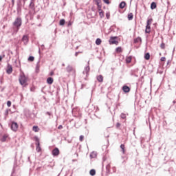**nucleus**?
<instances>
[{
    "label": "nucleus",
    "instance_id": "obj_46",
    "mask_svg": "<svg viewBox=\"0 0 176 176\" xmlns=\"http://www.w3.org/2000/svg\"><path fill=\"white\" fill-rule=\"evenodd\" d=\"M65 65L63 64V66L64 67Z\"/></svg>",
    "mask_w": 176,
    "mask_h": 176
},
{
    "label": "nucleus",
    "instance_id": "obj_11",
    "mask_svg": "<svg viewBox=\"0 0 176 176\" xmlns=\"http://www.w3.org/2000/svg\"><path fill=\"white\" fill-rule=\"evenodd\" d=\"M122 90L124 93H129L130 92V87L127 85H124L122 87Z\"/></svg>",
    "mask_w": 176,
    "mask_h": 176
},
{
    "label": "nucleus",
    "instance_id": "obj_7",
    "mask_svg": "<svg viewBox=\"0 0 176 176\" xmlns=\"http://www.w3.org/2000/svg\"><path fill=\"white\" fill-rule=\"evenodd\" d=\"M36 151L37 152H41L42 148H41V144L39 143V139L36 138Z\"/></svg>",
    "mask_w": 176,
    "mask_h": 176
},
{
    "label": "nucleus",
    "instance_id": "obj_21",
    "mask_svg": "<svg viewBox=\"0 0 176 176\" xmlns=\"http://www.w3.org/2000/svg\"><path fill=\"white\" fill-rule=\"evenodd\" d=\"M131 60H132L131 56H128V57H126V63L127 64H130V63H131Z\"/></svg>",
    "mask_w": 176,
    "mask_h": 176
},
{
    "label": "nucleus",
    "instance_id": "obj_9",
    "mask_svg": "<svg viewBox=\"0 0 176 176\" xmlns=\"http://www.w3.org/2000/svg\"><path fill=\"white\" fill-rule=\"evenodd\" d=\"M89 72H90V66H87L85 68V70L83 71V74H84V75H86V76H88Z\"/></svg>",
    "mask_w": 176,
    "mask_h": 176
},
{
    "label": "nucleus",
    "instance_id": "obj_2",
    "mask_svg": "<svg viewBox=\"0 0 176 176\" xmlns=\"http://www.w3.org/2000/svg\"><path fill=\"white\" fill-rule=\"evenodd\" d=\"M152 23H153V19L150 18L147 20L145 33L146 34H151V25H152Z\"/></svg>",
    "mask_w": 176,
    "mask_h": 176
},
{
    "label": "nucleus",
    "instance_id": "obj_4",
    "mask_svg": "<svg viewBox=\"0 0 176 176\" xmlns=\"http://www.w3.org/2000/svg\"><path fill=\"white\" fill-rule=\"evenodd\" d=\"M109 45H119V41H118V36H111L109 40Z\"/></svg>",
    "mask_w": 176,
    "mask_h": 176
},
{
    "label": "nucleus",
    "instance_id": "obj_5",
    "mask_svg": "<svg viewBox=\"0 0 176 176\" xmlns=\"http://www.w3.org/2000/svg\"><path fill=\"white\" fill-rule=\"evenodd\" d=\"M66 71L69 74H73V75H75V74H76V70L72 66H67L66 67Z\"/></svg>",
    "mask_w": 176,
    "mask_h": 176
},
{
    "label": "nucleus",
    "instance_id": "obj_28",
    "mask_svg": "<svg viewBox=\"0 0 176 176\" xmlns=\"http://www.w3.org/2000/svg\"><path fill=\"white\" fill-rule=\"evenodd\" d=\"M59 24L60 25H64L65 24V19H60L59 21Z\"/></svg>",
    "mask_w": 176,
    "mask_h": 176
},
{
    "label": "nucleus",
    "instance_id": "obj_30",
    "mask_svg": "<svg viewBox=\"0 0 176 176\" xmlns=\"http://www.w3.org/2000/svg\"><path fill=\"white\" fill-rule=\"evenodd\" d=\"M28 60V61L32 62L34 60H35V58L34 56H30Z\"/></svg>",
    "mask_w": 176,
    "mask_h": 176
},
{
    "label": "nucleus",
    "instance_id": "obj_36",
    "mask_svg": "<svg viewBox=\"0 0 176 176\" xmlns=\"http://www.w3.org/2000/svg\"><path fill=\"white\" fill-rule=\"evenodd\" d=\"M120 126H121L120 123L117 122V124H116L117 129H119V127H120Z\"/></svg>",
    "mask_w": 176,
    "mask_h": 176
},
{
    "label": "nucleus",
    "instance_id": "obj_27",
    "mask_svg": "<svg viewBox=\"0 0 176 176\" xmlns=\"http://www.w3.org/2000/svg\"><path fill=\"white\" fill-rule=\"evenodd\" d=\"M133 17H134V15L133 14V13L131 12L128 14V19L129 20H131L133 19Z\"/></svg>",
    "mask_w": 176,
    "mask_h": 176
},
{
    "label": "nucleus",
    "instance_id": "obj_20",
    "mask_svg": "<svg viewBox=\"0 0 176 176\" xmlns=\"http://www.w3.org/2000/svg\"><path fill=\"white\" fill-rule=\"evenodd\" d=\"M156 8H157L156 3L155 2L151 3V9L153 10V9H156Z\"/></svg>",
    "mask_w": 176,
    "mask_h": 176
},
{
    "label": "nucleus",
    "instance_id": "obj_24",
    "mask_svg": "<svg viewBox=\"0 0 176 176\" xmlns=\"http://www.w3.org/2000/svg\"><path fill=\"white\" fill-rule=\"evenodd\" d=\"M145 60H149L151 58V54L149 53H146L144 55Z\"/></svg>",
    "mask_w": 176,
    "mask_h": 176
},
{
    "label": "nucleus",
    "instance_id": "obj_12",
    "mask_svg": "<svg viewBox=\"0 0 176 176\" xmlns=\"http://www.w3.org/2000/svg\"><path fill=\"white\" fill-rule=\"evenodd\" d=\"M102 7L100 8H98V10L99 12V16L101 19H102V17H104V11H102V10L101 9Z\"/></svg>",
    "mask_w": 176,
    "mask_h": 176
},
{
    "label": "nucleus",
    "instance_id": "obj_31",
    "mask_svg": "<svg viewBox=\"0 0 176 176\" xmlns=\"http://www.w3.org/2000/svg\"><path fill=\"white\" fill-rule=\"evenodd\" d=\"M120 117H121L122 119H126V116L124 113H121Z\"/></svg>",
    "mask_w": 176,
    "mask_h": 176
},
{
    "label": "nucleus",
    "instance_id": "obj_45",
    "mask_svg": "<svg viewBox=\"0 0 176 176\" xmlns=\"http://www.w3.org/2000/svg\"><path fill=\"white\" fill-rule=\"evenodd\" d=\"M160 56H162V53L160 54Z\"/></svg>",
    "mask_w": 176,
    "mask_h": 176
},
{
    "label": "nucleus",
    "instance_id": "obj_10",
    "mask_svg": "<svg viewBox=\"0 0 176 176\" xmlns=\"http://www.w3.org/2000/svg\"><path fill=\"white\" fill-rule=\"evenodd\" d=\"M6 72L9 75H10V74H12V72H13V67H12V65H8Z\"/></svg>",
    "mask_w": 176,
    "mask_h": 176
},
{
    "label": "nucleus",
    "instance_id": "obj_23",
    "mask_svg": "<svg viewBox=\"0 0 176 176\" xmlns=\"http://www.w3.org/2000/svg\"><path fill=\"white\" fill-rule=\"evenodd\" d=\"M142 40L141 37H138L134 39L135 43H138L139 42H142Z\"/></svg>",
    "mask_w": 176,
    "mask_h": 176
},
{
    "label": "nucleus",
    "instance_id": "obj_43",
    "mask_svg": "<svg viewBox=\"0 0 176 176\" xmlns=\"http://www.w3.org/2000/svg\"><path fill=\"white\" fill-rule=\"evenodd\" d=\"M173 104H176V100L173 101Z\"/></svg>",
    "mask_w": 176,
    "mask_h": 176
},
{
    "label": "nucleus",
    "instance_id": "obj_19",
    "mask_svg": "<svg viewBox=\"0 0 176 176\" xmlns=\"http://www.w3.org/2000/svg\"><path fill=\"white\" fill-rule=\"evenodd\" d=\"M124 6H126V2L122 1L120 4V9H124Z\"/></svg>",
    "mask_w": 176,
    "mask_h": 176
},
{
    "label": "nucleus",
    "instance_id": "obj_3",
    "mask_svg": "<svg viewBox=\"0 0 176 176\" xmlns=\"http://www.w3.org/2000/svg\"><path fill=\"white\" fill-rule=\"evenodd\" d=\"M22 21L21 18L18 17L15 19V21L13 23V25L17 28V31H19L20 27H21Z\"/></svg>",
    "mask_w": 176,
    "mask_h": 176
},
{
    "label": "nucleus",
    "instance_id": "obj_13",
    "mask_svg": "<svg viewBox=\"0 0 176 176\" xmlns=\"http://www.w3.org/2000/svg\"><path fill=\"white\" fill-rule=\"evenodd\" d=\"M22 42L27 45L28 43V36L24 35L22 38Z\"/></svg>",
    "mask_w": 176,
    "mask_h": 176
},
{
    "label": "nucleus",
    "instance_id": "obj_34",
    "mask_svg": "<svg viewBox=\"0 0 176 176\" xmlns=\"http://www.w3.org/2000/svg\"><path fill=\"white\" fill-rule=\"evenodd\" d=\"M7 105H8V107H12V102H10V100H8V101L7 102Z\"/></svg>",
    "mask_w": 176,
    "mask_h": 176
},
{
    "label": "nucleus",
    "instance_id": "obj_29",
    "mask_svg": "<svg viewBox=\"0 0 176 176\" xmlns=\"http://www.w3.org/2000/svg\"><path fill=\"white\" fill-rule=\"evenodd\" d=\"M102 41L100 40V38H97L96 39V45H101V43H102Z\"/></svg>",
    "mask_w": 176,
    "mask_h": 176
},
{
    "label": "nucleus",
    "instance_id": "obj_41",
    "mask_svg": "<svg viewBox=\"0 0 176 176\" xmlns=\"http://www.w3.org/2000/svg\"><path fill=\"white\" fill-rule=\"evenodd\" d=\"M3 58V57H2V56H0V61H2Z\"/></svg>",
    "mask_w": 176,
    "mask_h": 176
},
{
    "label": "nucleus",
    "instance_id": "obj_8",
    "mask_svg": "<svg viewBox=\"0 0 176 176\" xmlns=\"http://www.w3.org/2000/svg\"><path fill=\"white\" fill-rule=\"evenodd\" d=\"M52 153L53 156H58V155H60V150L58 148H55L54 150H52Z\"/></svg>",
    "mask_w": 176,
    "mask_h": 176
},
{
    "label": "nucleus",
    "instance_id": "obj_44",
    "mask_svg": "<svg viewBox=\"0 0 176 176\" xmlns=\"http://www.w3.org/2000/svg\"><path fill=\"white\" fill-rule=\"evenodd\" d=\"M23 2H25V1H27V0H23Z\"/></svg>",
    "mask_w": 176,
    "mask_h": 176
},
{
    "label": "nucleus",
    "instance_id": "obj_18",
    "mask_svg": "<svg viewBox=\"0 0 176 176\" xmlns=\"http://www.w3.org/2000/svg\"><path fill=\"white\" fill-rule=\"evenodd\" d=\"M116 53H122V52H123V49H122V47H118L116 49Z\"/></svg>",
    "mask_w": 176,
    "mask_h": 176
},
{
    "label": "nucleus",
    "instance_id": "obj_32",
    "mask_svg": "<svg viewBox=\"0 0 176 176\" xmlns=\"http://www.w3.org/2000/svg\"><path fill=\"white\" fill-rule=\"evenodd\" d=\"M160 47L161 49H166V44L164 43H161Z\"/></svg>",
    "mask_w": 176,
    "mask_h": 176
},
{
    "label": "nucleus",
    "instance_id": "obj_25",
    "mask_svg": "<svg viewBox=\"0 0 176 176\" xmlns=\"http://www.w3.org/2000/svg\"><path fill=\"white\" fill-rule=\"evenodd\" d=\"M120 148L122 149V152L123 154L126 153V150L124 149L125 146L124 144H121L120 145Z\"/></svg>",
    "mask_w": 176,
    "mask_h": 176
},
{
    "label": "nucleus",
    "instance_id": "obj_35",
    "mask_svg": "<svg viewBox=\"0 0 176 176\" xmlns=\"http://www.w3.org/2000/svg\"><path fill=\"white\" fill-rule=\"evenodd\" d=\"M103 2H104V3H107V5H109L110 3L109 0H103Z\"/></svg>",
    "mask_w": 176,
    "mask_h": 176
},
{
    "label": "nucleus",
    "instance_id": "obj_6",
    "mask_svg": "<svg viewBox=\"0 0 176 176\" xmlns=\"http://www.w3.org/2000/svg\"><path fill=\"white\" fill-rule=\"evenodd\" d=\"M11 129L13 131H17L19 129V124H17V122H12Z\"/></svg>",
    "mask_w": 176,
    "mask_h": 176
},
{
    "label": "nucleus",
    "instance_id": "obj_37",
    "mask_svg": "<svg viewBox=\"0 0 176 176\" xmlns=\"http://www.w3.org/2000/svg\"><path fill=\"white\" fill-rule=\"evenodd\" d=\"M160 60L161 61H166V57H162L161 58H160Z\"/></svg>",
    "mask_w": 176,
    "mask_h": 176
},
{
    "label": "nucleus",
    "instance_id": "obj_42",
    "mask_svg": "<svg viewBox=\"0 0 176 176\" xmlns=\"http://www.w3.org/2000/svg\"><path fill=\"white\" fill-rule=\"evenodd\" d=\"M46 113H47V115H48L49 116H50V115H51L50 112H47Z\"/></svg>",
    "mask_w": 176,
    "mask_h": 176
},
{
    "label": "nucleus",
    "instance_id": "obj_38",
    "mask_svg": "<svg viewBox=\"0 0 176 176\" xmlns=\"http://www.w3.org/2000/svg\"><path fill=\"white\" fill-rule=\"evenodd\" d=\"M58 129V130H61V129H63V125H59Z\"/></svg>",
    "mask_w": 176,
    "mask_h": 176
},
{
    "label": "nucleus",
    "instance_id": "obj_15",
    "mask_svg": "<svg viewBox=\"0 0 176 176\" xmlns=\"http://www.w3.org/2000/svg\"><path fill=\"white\" fill-rule=\"evenodd\" d=\"M96 4L97 5L98 8H102V5L101 4V0H94Z\"/></svg>",
    "mask_w": 176,
    "mask_h": 176
},
{
    "label": "nucleus",
    "instance_id": "obj_14",
    "mask_svg": "<svg viewBox=\"0 0 176 176\" xmlns=\"http://www.w3.org/2000/svg\"><path fill=\"white\" fill-rule=\"evenodd\" d=\"M53 82H54V80L53 78H52V77H49V78L47 79V83H48V85H52V84H53Z\"/></svg>",
    "mask_w": 176,
    "mask_h": 176
},
{
    "label": "nucleus",
    "instance_id": "obj_26",
    "mask_svg": "<svg viewBox=\"0 0 176 176\" xmlns=\"http://www.w3.org/2000/svg\"><path fill=\"white\" fill-rule=\"evenodd\" d=\"M89 174L90 175H96V170L94 169H91L90 171H89Z\"/></svg>",
    "mask_w": 176,
    "mask_h": 176
},
{
    "label": "nucleus",
    "instance_id": "obj_1",
    "mask_svg": "<svg viewBox=\"0 0 176 176\" xmlns=\"http://www.w3.org/2000/svg\"><path fill=\"white\" fill-rule=\"evenodd\" d=\"M19 81L21 86L25 87V86L28 85V83H27V82H28V77L25 76L24 73H21L19 75Z\"/></svg>",
    "mask_w": 176,
    "mask_h": 176
},
{
    "label": "nucleus",
    "instance_id": "obj_40",
    "mask_svg": "<svg viewBox=\"0 0 176 176\" xmlns=\"http://www.w3.org/2000/svg\"><path fill=\"white\" fill-rule=\"evenodd\" d=\"M78 54H79V52H76L75 54L76 57H78Z\"/></svg>",
    "mask_w": 176,
    "mask_h": 176
},
{
    "label": "nucleus",
    "instance_id": "obj_33",
    "mask_svg": "<svg viewBox=\"0 0 176 176\" xmlns=\"http://www.w3.org/2000/svg\"><path fill=\"white\" fill-rule=\"evenodd\" d=\"M80 141L82 142V141H83V140H85V136H83V135H81L80 136V138H79Z\"/></svg>",
    "mask_w": 176,
    "mask_h": 176
},
{
    "label": "nucleus",
    "instance_id": "obj_16",
    "mask_svg": "<svg viewBox=\"0 0 176 176\" xmlns=\"http://www.w3.org/2000/svg\"><path fill=\"white\" fill-rule=\"evenodd\" d=\"M97 80L98 82H103L104 81V77L102 76V75H99L97 76Z\"/></svg>",
    "mask_w": 176,
    "mask_h": 176
},
{
    "label": "nucleus",
    "instance_id": "obj_17",
    "mask_svg": "<svg viewBox=\"0 0 176 176\" xmlns=\"http://www.w3.org/2000/svg\"><path fill=\"white\" fill-rule=\"evenodd\" d=\"M8 135H4L1 138V142H5V141H6V140H8Z\"/></svg>",
    "mask_w": 176,
    "mask_h": 176
},
{
    "label": "nucleus",
    "instance_id": "obj_39",
    "mask_svg": "<svg viewBox=\"0 0 176 176\" xmlns=\"http://www.w3.org/2000/svg\"><path fill=\"white\" fill-rule=\"evenodd\" d=\"M53 75H54V72H50V76H53Z\"/></svg>",
    "mask_w": 176,
    "mask_h": 176
},
{
    "label": "nucleus",
    "instance_id": "obj_22",
    "mask_svg": "<svg viewBox=\"0 0 176 176\" xmlns=\"http://www.w3.org/2000/svg\"><path fill=\"white\" fill-rule=\"evenodd\" d=\"M32 130L35 131V133H38V131H39V127H38V126H33Z\"/></svg>",
    "mask_w": 176,
    "mask_h": 176
}]
</instances>
